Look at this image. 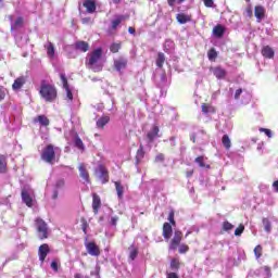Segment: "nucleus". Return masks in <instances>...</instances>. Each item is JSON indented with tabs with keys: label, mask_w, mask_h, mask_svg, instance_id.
<instances>
[{
	"label": "nucleus",
	"mask_w": 278,
	"mask_h": 278,
	"mask_svg": "<svg viewBox=\"0 0 278 278\" xmlns=\"http://www.w3.org/2000/svg\"><path fill=\"white\" fill-rule=\"evenodd\" d=\"M164 62H166V56H164V52H159L156 59V66L159 68H162L164 66Z\"/></svg>",
	"instance_id": "7c9ffc66"
},
{
	"label": "nucleus",
	"mask_w": 278,
	"mask_h": 278,
	"mask_svg": "<svg viewBox=\"0 0 278 278\" xmlns=\"http://www.w3.org/2000/svg\"><path fill=\"white\" fill-rule=\"evenodd\" d=\"M24 84H27V78L25 76H20L14 80V83L12 85V89L21 90V88H23Z\"/></svg>",
	"instance_id": "a211bd4d"
},
{
	"label": "nucleus",
	"mask_w": 278,
	"mask_h": 278,
	"mask_svg": "<svg viewBox=\"0 0 278 278\" xmlns=\"http://www.w3.org/2000/svg\"><path fill=\"white\" fill-rule=\"evenodd\" d=\"M169 8H175V3H179V0H167Z\"/></svg>",
	"instance_id": "13d9d810"
},
{
	"label": "nucleus",
	"mask_w": 278,
	"mask_h": 278,
	"mask_svg": "<svg viewBox=\"0 0 278 278\" xmlns=\"http://www.w3.org/2000/svg\"><path fill=\"white\" fill-rule=\"evenodd\" d=\"M139 155L143 156L144 155V148L142 146L139 147L138 150Z\"/></svg>",
	"instance_id": "e2e57ef3"
},
{
	"label": "nucleus",
	"mask_w": 278,
	"mask_h": 278,
	"mask_svg": "<svg viewBox=\"0 0 278 278\" xmlns=\"http://www.w3.org/2000/svg\"><path fill=\"white\" fill-rule=\"evenodd\" d=\"M213 34L216 38H223L225 36V26L217 24L213 28Z\"/></svg>",
	"instance_id": "b1692460"
},
{
	"label": "nucleus",
	"mask_w": 278,
	"mask_h": 278,
	"mask_svg": "<svg viewBox=\"0 0 278 278\" xmlns=\"http://www.w3.org/2000/svg\"><path fill=\"white\" fill-rule=\"evenodd\" d=\"M41 160L47 164H53L55 162V148L53 144H48L41 152Z\"/></svg>",
	"instance_id": "20e7f679"
},
{
	"label": "nucleus",
	"mask_w": 278,
	"mask_h": 278,
	"mask_svg": "<svg viewBox=\"0 0 278 278\" xmlns=\"http://www.w3.org/2000/svg\"><path fill=\"white\" fill-rule=\"evenodd\" d=\"M51 253V248H49V244L43 243L39 247L38 255L39 261L42 263L45 260H47V255Z\"/></svg>",
	"instance_id": "9d476101"
},
{
	"label": "nucleus",
	"mask_w": 278,
	"mask_h": 278,
	"mask_svg": "<svg viewBox=\"0 0 278 278\" xmlns=\"http://www.w3.org/2000/svg\"><path fill=\"white\" fill-rule=\"evenodd\" d=\"M65 92H66V98L70 100V101H73V91H71V87H67L64 89Z\"/></svg>",
	"instance_id": "8fccbe9b"
},
{
	"label": "nucleus",
	"mask_w": 278,
	"mask_h": 278,
	"mask_svg": "<svg viewBox=\"0 0 278 278\" xmlns=\"http://www.w3.org/2000/svg\"><path fill=\"white\" fill-rule=\"evenodd\" d=\"M176 20L180 25H186V23H190L192 21V17L185 13H178L176 15Z\"/></svg>",
	"instance_id": "5701e85b"
},
{
	"label": "nucleus",
	"mask_w": 278,
	"mask_h": 278,
	"mask_svg": "<svg viewBox=\"0 0 278 278\" xmlns=\"http://www.w3.org/2000/svg\"><path fill=\"white\" fill-rule=\"evenodd\" d=\"M167 278H179L176 273H167Z\"/></svg>",
	"instance_id": "052dcab7"
},
{
	"label": "nucleus",
	"mask_w": 278,
	"mask_h": 278,
	"mask_svg": "<svg viewBox=\"0 0 278 278\" xmlns=\"http://www.w3.org/2000/svg\"><path fill=\"white\" fill-rule=\"evenodd\" d=\"M207 58L210 62H214L216 58H218V52H216V48H211L207 52Z\"/></svg>",
	"instance_id": "72a5a7b5"
},
{
	"label": "nucleus",
	"mask_w": 278,
	"mask_h": 278,
	"mask_svg": "<svg viewBox=\"0 0 278 278\" xmlns=\"http://www.w3.org/2000/svg\"><path fill=\"white\" fill-rule=\"evenodd\" d=\"M94 173L96 175H98V179H100L101 184H108L110 181V172L108 170V167H105V165H98Z\"/></svg>",
	"instance_id": "39448f33"
},
{
	"label": "nucleus",
	"mask_w": 278,
	"mask_h": 278,
	"mask_svg": "<svg viewBox=\"0 0 278 278\" xmlns=\"http://www.w3.org/2000/svg\"><path fill=\"white\" fill-rule=\"evenodd\" d=\"M8 173V157L0 154V175H5Z\"/></svg>",
	"instance_id": "4be33fe9"
},
{
	"label": "nucleus",
	"mask_w": 278,
	"mask_h": 278,
	"mask_svg": "<svg viewBox=\"0 0 278 278\" xmlns=\"http://www.w3.org/2000/svg\"><path fill=\"white\" fill-rule=\"evenodd\" d=\"M149 142H153L155 138H160V126L153 125L151 130L147 134Z\"/></svg>",
	"instance_id": "f8f14e48"
},
{
	"label": "nucleus",
	"mask_w": 278,
	"mask_h": 278,
	"mask_svg": "<svg viewBox=\"0 0 278 278\" xmlns=\"http://www.w3.org/2000/svg\"><path fill=\"white\" fill-rule=\"evenodd\" d=\"M170 236H173V226L169 223L163 224V238L165 240H170Z\"/></svg>",
	"instance_id": "6ab92c4d"
},
{
	"label": "nucleus",
	"mask_w": 278,
	"mask_h": 278,
	"mask_svg": "<svg viewBox=\"0 0 278 278\" xmlns=\"http://www.w3.org/2000/svg\"><path fill=\"white\" fill-rule=\"evenodd\" d=\"M64 179H59L55 184V188L59 190L60 188L64 187Z\"/></svg>",
	"instance_id": "864d4df0"
},
{
	"label": "nucleus",
	"mask_w": 278,
	"mask_h": 278,
	"mask_svg": "<svg viewBox=\"0 0 278 278\" xmlns=\"http://www.w3.org/2000/svg\"><path fill=\"white\" fill-rule=\"evenodd\" d=\"M128 251H129V260L134 262V260L138 257V247H136V244H131L128 248Z\"/></svg>",
	"instance_id": "c85d7f7f"
},
{
	"label": "nucleus",
	"mask_w": 278,
	"mask_h": 278,
	"mask_svg": "<svg viewBox=\"0 0 278 278\" xmlns=\"http://www.w3.org/2000/svg\"><path fill=\"white\" fill-rule=\"evenodd\" d=\"M83 7L86 9L87 14H94L97 12V0H85Z\"/></svg>",
	"instance_id": "1a4fd4ad"
},
{
	"label": "nucleus",
	"mask_w": 278,
	"mask_h": 278,
	"mask_svg": "<svg viewBox=\"0 0 278 278\" xmlns=\"http://www.w3.org/2000/svg\"><path fill=\"white\" fill-rule=\"evenodd\" d=\"M193 175H194V169H191V170L186 172V177H187L188 179H190V177H192Z\"/></svg>",
	"instance_id": "bf43d9fd"
},
{
	"label": "nucleus",
	"mask_w": 278,
	"mask_h": 278,
	"mask_svg": "<svg viewBox=\"0 0 278 278\" xmlns=\"http://www.w3.org/2000/svg\"><path fill=\"white\" fill-rule=\"evenodd\" d=\"M121 47H122L121 42L119 43H116V42L112 43L110 46L111 53H118V51H121Z\"/></svg>",
	"instance_id": "4c0bfd02"
},
{
	"label": "nucleus",
	"mask_w": 278,
	"mask_h": 278,
	"mask_svg": "<svg viewBox=\"0 0 278 278\" xmlns=\"http://www.w3.org/2000/svg\"><path fill=\"white\" fill-rule=\"evenodd\" d=\"M86 249L87 253H89V255H91L92 257H99V255H101V249L93 241L86 243Z\"/></svg>",
	"instance_id": "0eeeda50"
},
{
	"label": "nucleus",
	"mask_w": 278,
	"mask_h": 278,
	"mask_svg": "<svg viewBox=\"0 0 278 278\" xmlns=\"http://www.w3.org/2000/svg\"><path fill=\"white\" fill-rule=\"evenodd\" d=\"M75 49L81 51V53H87V51H90V45L87 41H76Z\"/></svg>",
	"instance_id": "f3484780"
},
{
	"label": "nucleus",
	"mask_w": 278,
	"mask_h": 278,
	"mask_svg": "<svg viewBox=\"0 0 278 278\" xmlns=\"http://www.w3.org/2000/svg\"><path fill=\"white\" fill-rule=\"evenodd\" d=\"M92 210L93 214H99V210H101V197L97 193H92Z\"/></svg>",
	"instance_id": "4468645a"
},
{
	"label": "nucleus",
	"mask_w": 278,
	"mask_h": 278,
	"mask_svg": "<svg viewBox=\"0 0 278 278\" xmlns=\"http://www.w3.org/2000/svg\"><path fill=\"white\" fill-rule=\"evenodd\" d=\"M273 187L275 188L276 192H278V180L274 181Z\"/></svg>",
	"instance_id": "338daca9"
},
{
	"label": "nucleus",
	"mask_w": 278,
	"mask_h": 278,
	"mask_svg": "<svg viewBox=\"0 0 278 278\" xmlns=\"http://www.w3.org/2000/svg\"><path fill=\"white\" fill-rule=\"evenodd\" d=\"M74 144L76 149H79L80 151H84L86 149V146H84V141L81 138H79V135L75 136Z\"/></svg>",
	"instance_id": "2f4dec72"
},
{
	"label": "nucleus",
	"mask_w": 278,
	"mask_h": 278,
	"mask_svg": "<svg viewBox=\"0 0 278 278\" xmlns=\"http://www.w3.org/2000/svg\"><path fill=\"white\" fill-rule=\"evenodd\" d=\"M188 251H190V247H188V244H180L178 249V253H180V255H184V253H188Z\"/></svg>",
	"instance_id": "a19ab883"
},
{
	"label": "nucleus",
	"mask_w": 278,
	"mask_h": 278,
	"mask_svg": "<svg viewBox=\"0 0 278 278\" xmlns=\"http://www.w3.org/2000/svg\"><path fill=\"white\" fill-rule=\"evenodd\" d=\"M22 201L27 205V207H31L34 205V199L29 195V191H27V189L22 190Z\"/></svg>",
	"instance_id": "2eb2a0df"
},
{
	"label": "nucleus",
	"mask_w": 278,
	"mask_h": 278,
	"mask_svg": "<svg viewBox=\"0 0 278 278\" xmlns=\"http://www.w3.org/2000/svg\"><path fill=\"white\" fill-rule=\"evenodd\" d=\"M242 233H244V225L240 224L235 230V236H242Z\"/></svg>",
	"instance_id": "c03bdc74"
},
{
	"label": "nucleus",
	"mask_w": 278,
	"mask_h": 278,
	"mask_svg": "<svg viewBox=\"0 0 278 278\" xmlns=\"http://www.w3.org/2000/svg\"><path fill=\"white\" fill-rule=\"evenodd\" d=\"M181 240H184V232H181V230H175L174 237L169 242V247H168L169 251H177V247L181 244Z\"/></svg>",
	"instance_id": "423d86ee"
},
{
	"label": "nucleus",
	"mask_w": 278,
	"mask_h": 278,
	"mask_svg": "<svg viewBox=\"0 0 278 278\" xmlns=\"http://www.w3.org/2000/svg\"><path fill=\"white\" fill-rule=\"evenodd\" d=\"M247 13L249 14V16H253V9L251 7L248 8Z\"/></svg>",
	"instance_id": "69168bd1"
},
{
	"label": "nucleus",
	"mask_w": 278,
	"mask_h": 278,
	"mask_svg": "<svg viewBox=\"0 0 278 278\" xmlns=\"http://www.w3.org/2000/svg\"><path fill=\"white\" fill-rule=\"evenodd\" d=\"M118 223V216H114V217H112L111 218V225L113 226V227H116V224Z\"/></svg>",
	"instance_id": "4d7b16f0"
},
{
	"label": "nucleus",
	"mask_w": 278,
	"mask_h": 278,
	"mask_svg": "<svg viewBox=\"0 0 278 278\" xmlns=\"http://www.w3.org/2000/svg\"><path fill=\"white\" fill-rule=\"evenodd\" d=\"M60 79H61V81H62V84H63V88L65 89V88H70V86H68V78H66V74H60Z\"/></svg>",
	"instance_id": "ea45409f"
},
{
	"label": "nucleus",
	"mask_w": 278,
	"mask_h": 278,
	"mask_svg": "<svg viewBox=\"0 0 278 278\" xmlns=\"http://www.w3.org/2000/svg\"><path fill=\"white\" fill-rule=\"evenodd\" d=\"M51 268L52 270H54V273H58L60 270V267L58 266V263L55 261L51 263Z\"/></svg>",
	"instance_id": "5fc2aeb1"
},
{
	"label": "nucleus",
	"mask_w": 278,
	"mask_h": 278,
	"mask_svg": "<svg viewBox=\"0 0 278 278\" xmlns=\"http://www.w3.org/2000/svg\"><path fill=\"white\" fill-rule=\"evenodd\" d=\"M103 58V49L97 48L91 53H89V59L86 62V66L93 71V73H101L103 71V65L99 64Z\"/></svg>",
	"instance_id": "f03ea898"
},
{
	"label": "nucleus",
	"mask_w": 278,
	"mask_h": 278,
	"mask_svg": "<svg viewBox=\"0 0 278 278\" xmlns=\"http://www.w3.org/2000/svg\"><path fill=\"white\" fill-rule=\"evenodd\" d=\"M262 223H263V226H264V230L267 232V233H270L271 229H273V226L270 224V219L264 217L262 219Z\"/></svg>",
	"instance_id": "f704fd0d"
},
{
	"label": "nucleus",
	"mask_w": 278,
	"mask_h": 278,
	"mask_svg": "<svg viewBox=\"0 0 278 278\" xmlns=\"http://www.w3.org/2000/svg\"><path fill=\"white\" fill-rule=\"evenodd\" d=\"M36 231L39 240H47L49 238V225L45 219L37 217L35 219Z\"/></svg>",
	"instance_id": "7ed1b4c3"
},
{
	"label": "nucleus",
	"mask_w": 278,
	"mask_h": 278,
	"mask_svg": "<svg viewBox=\"0 0 278 278\" xmlns=\"http://www.w3.org/2000/svg\"><path fill=\"white\" fill-rule=\"evenodd\" d=\"M254 16L257 18V23H262V20L266 17V9L262 5L254 7Z\"/></svg>",
	"instance_id": "9b49d317"
},
{
	"label": "nucleus",
	"mask_w": 278,
	"mask_h": 278,
	"mask_svg": "<svg viewBox=\"0 0 278 278\" xmlns=\"http://www.w3.org/2000/svg\"><path fill=\"white\" fill-rule=\"evenodd\" d=\"M23 23H25L23 16L17 17L13 25L14 29H16V27H23Z\"/></svg>",
	"instance_id": "79ce46f5"
},
{
	"label": "nucleus",
	"mask_w": 278,
	"mask_h": 278,
	"mask_svg": "<svg viewBox=\"0 0 278 278\" xmlns=\"http://www.w3.org/2000/svg\"><path fill=\"white\" fill-rule=\"evenodd\" d=\"M261 53L263 58H266L267 60H273V58H275V50H273L270 46L263 47Z\"/></svg>",
	"instance_id": "aec40b11"
},
{
	"label": "nucleus",
	"mask_w": 278,
	"mask_h": 278,
	"mask_svg": "<svg viewBox=\"0 0 278 278\" xmlns=\"http://www.w3.org/2000/svg\"><path fill=\"white\" fill-rule=\"evenodd\" d=\"M46 49H47V53H48L49 58L55 56V46H53V43L51 41H49Z\"/></svg>",
	"instance_id": "c9c22d12"
},
{
	"label": "nucleus",
	"mask_w": 278,
	"mask_h": 278,
	"mask_svg": "<svg viewBox=\"0 0 278 278\" xmlns=\"http://www.w3.org/2000/svg\"><path fill=\"white\" fill-rule=\"evenodd\" d=\"M114 184H115V190L117 192L118 199H123V194L125 192V188L123 187L121 181H115Z\"/></svg>",
	"instance_id": "c756f323"
},
{
	"label": "nucleus",
	"mask_w": 278,
	"mask_h": 278,
	"mask_svg": "<svg viewBox=\"0 0 278 278\" xmlns=\"http://www.w3.org/2000/svg\"><path fill=\"white\" fill-rule=\"evenodd\" d=\"M211 71L216 79H225L227 77V70L220 66L213 67Z\"/></svg>",
	"instance_id": "ddd939ff"
},
{
	"label": "nucleus",
	"mask_w": 278,
	"mask_h": 278,
	"mask_svg": "<svg viewBox=\"0 0 278 278\" xmlns=\"http://www.w3.org/2000/svg\"><path fill=\"white\" fill-rule=\"evenodd\" d=\"M110 123V116H102L97 121L98 129H104L105 126Z\"/></svg>",
	"instance_id": "a878e982"
},
{
	"label": "nucleus",
	"mask_w": 278,
	"mask_h": 278,
	"mask_svg": "<svg viewBox=\"0 0 278 278\" xmlns=\"http://www.w3.org/2000/svg\"><path fill=\"white\" fill-rule=\"evenodd\" d=\"M78 173L81 179L84 180L85 184H91L90 181V173L88 172V168H86V164L80 163L78 165Z\"/></svg>",
	"instance_id": "6e6552de"
},
{
	"label": "nucleus",
	"mask_w": 278,
	"mask_h": 278,
	"mask_svg": "<svg viewBox=\"0 0 278 278\" xmlns=\"http://www.w3.org/2000/svg\"><path fill=\"white\" fill-rule=\"evenodd\" d=\"M263 251H264V249L260 244L254 248V255H255L256 260H260V257H262Z\"/></svg>",
	"instance_id": "58836bf2"
},
{
	"label": "nucleus",
	"mask_w": 278,
	"mask_h": 278,
	"mask_svg": "<svg viewBox=\"0 0 278 278\" xmlns=\"http://www.w3.org/2000/svg\"><path fill=\"white\" fill-rule=\"evenodd\" d=\"M240 94H242V89H237L236 92H235V99L236 101H238L240 99Z\"/></svg>",
	"instance_id": "6e6d98bb"
},
{
	"label": "nucleus",
	"mask_w": 278,
	"mask_h": 278,
	"mask_svg": "<svg viewBox=\"0 0 278 278\" xmlns=\"http://www.w3.org/2000/svg\"><path fill=\"white\" fill-rule=\"evenodd\" d=\"M128 31L132 35V36H135L136 35V28H134V27H128Z\"/></svg>",
	"instance_id": "0e129e2a"
},
{
	"label": "nucleus",
	"mask_w": 278,
	"mask_h": 278,
	"mask_svg": "<svg viewBox=\"0 0 278 278\" xmlns=\"http://www.w3.org/2000/svg\"><path fill=\"white\" fill-rule=\"evenodd\" d=\"M88 220H86V218H81V229L84 233H88Z\"/></svg>",
	"instance_id": "49530a36"
},
{
	"label": "nucleus",
	"mask_w": 278,
	"mask_h": 278,
	"mask_svg": "<svg viewBox=\"0 0 278 278\" xmlns=\"http://www.w3.org/2000/svg\"><path fill=\"white\" fill-rule=\"evenodd\" d=\"M168 220H169L170 225H173V227H175V225H177V223L175 222V211L169 212Z\"/></svg>",
	"instance_id": "a18cd8bd"
},
{
	"label": "nucleus",
	"mask_w": 278,
	"mask_h": 278,
	"mask_svg": "<svg viewBox=\"0 0 278 278\" xmlns=\"http://www.w3.org/2000/svg\"><path fill=\"white\" fill-rule=\"evenodd\" d=\"M127 18H129V16L127 15L117 16V18L112 21V29H116V27H118L119 24L123 23V21H127Z\"/></svg>",
	"instance_id": "cd10ccee"
},
{
	"label": "nucleus",
	"mask_w": 278,
	"mask_h": 278,
	"mask_svg": "<svg viewBox=\"0 0 278 278\" xmlns=\"http://www.w3.org/2000/svg\"><path fill=\"white\" fill-rule=\"evenodd\" d=\"M164 160H165L164 153H159L155 156L154 162L160 163V162H164Z\"/></svg>",
	"instance_id": "3c124183"
},
{
	"label": "nucleus",
	"mask_w": 278,
	"mask_h": 278,
	"mask_svg": "<svg viewBox=\"0 0 278 278\" xmlns=\"http://www.w3.org/2000/svg\"><path fill=\"white\" fill-rule=\"evenodd\" d=\"M5 92H7L5 87L0 86V102L3 101V99H5Z\"/></svg>",
	"instance_id": "09e8293b"
},
{
	"label": "nucleus",
	"mask_w": 278,
	"mask_h": 278,
	"mask_svg": "<svg viewBox=\"0 0 278 278\" xmlns=\"http://www.w3.org/2000/svg\"><path fill=\"white\" fill-rule=\"evenodd\" d=\"M114 68L117 73L125 71L127 68V59H117L114 61Z\"/></svg>",
	"instance_id": "dca6fc26"
},
{
	"label": "nucleus",
	"mask_w": 278,
	"mask_h": 278,
	"mask_svg": "<svg viewBox=\"0 0 278 278\" xmlns=\"http://www.w3.org/2000/svg\"><path fill=\"white\" fill-rule=\"evenodd\" d=\"M58 197H59L58 190H54L52 194V199H58Z\"/></svg>",
	"instance_id": "774afa93"
},
{
	"label": "nucleus",
	"mask_w": 278,
	"mask_h": 278,
	"mask_svg": "<svg viewBox=\"0 0 278 278\" xmlns=\"http://www.w3.org/2000/svg\"><path fill=\"white\" fill-rule=\"evenodd\" d=\"M261 134H265L267 138H273V131L268 128H260Z\"/></svg>",
	"instance_id": "de8ad7c7"
},
{
	"label": "nucleus",
	"mask_w": 278,
	"mask_h": 278,
	"mask_svg": "<svg viewBox=\"0 0 278 278\" xmlns=\"http://www.w3.org/2000/svg\"><path fill=\"white\" fill-rule=\"evenodd\" d=\"M202 113L207 114H216V106L212 105V103H202Z\"/></svg>",
	"instance_id": "412c9836"
},
{
	"label": "nucleus",
	"mask_w": 278,
	"mask_h": 278,
	"mask_svg": "<svg viewBox=\"0 0 278 278\" xmlns=\"http://www.w3.org/2000/svg\"><path fill=\"white\" fill-rule=\"evenodd\" d=\"M34 123H40L42 127H49L50 121L47 115H38L35 119Z\"/></svg>",
	"instance_id": "393cba45"
},
{
	"label": "nucleus",
	"mask_w": 278,
	"mask_h": 278,
	"mask_svg": "<svg viewBox=\"0 0 278 278\" xmlns=\"http://www.w3.org/2000/svg\"><path fill=\"white\" fill-rule=\"evenodd\" d=\"M169 140H170V142H173L172 147H177V141H175V140H177V137H170Z\"/></svg>",
	"instance_id": "680f3d73"
},
{
	"label": "nucleus",
	"mask_w": 278,
	"mask_h": 278,
	"mask_svg": "<svg viewBox=\"0 0 278 278\" xmlns=\"http://www.w3.org/2000/svg\"><path fill=\"white\" fill-rule=\"evenodd\" d=\"M181 264L179 263V258H172L170 261V268L172 270H179Z\"/></svg>",
	"instance_id": "e433bc0d"
},
{
	"label": "nucleus",
	"mask_w": 278,
	"mask_h": 278,
	"mask_svg": "<svg viewBox=\"0 0 278 278\" xmlns=\"http://www.w3.org/2000/svg\"><path fill=\"white\" fill-rule=\"evenodd\" d=\"M203 3L205 8H213L214 7V0H203Z\"/></svg>",
	"instance_id": "603ef678"
},
{
	"label": "nucleus",
	"mask_w": 278,
	"mask_h": 278,
	"mask_svg": "<svg viewBox=\"0 0 278 278\" xmlns=\"http://www.w3.org/2000/svg\"><path fill=\"white\" fill-rule=\"evenodd\" d=\"M222 144H224V147L227 151H229L231 149V139H229V135L223 136Z\"/></svg>",
	"instance_id": "473e14b6"
},
{
	"label": "nucleus",
	"mask_w": 278,
	"mask_h": 278,
	"mask_svg": "<svg viewBox=\"0 0 278 278\" xmlns=\"http://www.w3.org/2000/svg\"><path fill=\"white\" fill-rule=\"evenodd\" d=\"M194 162L200 166V168H211L210 164H205V156L203 155L197 156Z\"/></svg>",
	"instance_id": "bb28decb"
},
{
	"label": "nucleus",
	"mask_w": 278,
	"mask_h": 278,
	"mask_svg": "<svg viewBox=\"0 0 278 278\" xmlns=\"http://www.w3.org/2000/svg\"><path fill=\"white\" fill-rule=\"evenodd\" d=\"M233 229V225L229 222H224L223 223V230L224 231H231Z\"/></svg>",
	"instance_id": "37998d69"
},
{
	"label": "nucleus",
	"mask_w": 278,
	"mask_h": 278,
	"mask_svg": "<svg viewBox=\"0 0 278 278\" xmlns=\"http://www.w3.org/2000/svg\"><path fill=\"white\" fill-rule=\"evenodd\" d=\"M39 94L41 99L46 101V103H53L58 99V88L51 84H48L47 80H41Z\"/></svg>",
	"instance_id": "f257e3e1"
}]
</instances>
